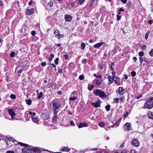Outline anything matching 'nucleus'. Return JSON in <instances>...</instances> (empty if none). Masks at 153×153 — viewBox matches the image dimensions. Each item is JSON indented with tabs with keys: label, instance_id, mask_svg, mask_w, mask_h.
<instances>
[{
	"label": "nucleus",
	"instance_id": "nucleus-1",
	"mask_svg": "<svg viewBox=\"0 0 153 153\" xmlns=\"http://www.w3.org/2000/svg\"><path fill=\"white\" fill-rule=\"evenodd\" d=\"M52 102L53 106V113L57 114L58 110L62 107L61 103L58 100H54Z\"/></svg>",
	"mask_w": 153,
	"mask_h": 153
},
{
	"label": "nucleus",
	"instance_id": "nucleus-2",
	"mask_svg": "<svg viewBox=\"0 0 153 153\" xmlns=\"http://www.w3.org/2000/svg\"><path fill=\"white\" fill-rule=\"evenodd\" d=\"M19 144L21 146H24V147L22 149V151L24 153H31L32 150L31 146H29L27 144H24L21 142H19Z\"/></svg>",
	"mask_w": 153,
	"mask_h": 153
},
{
	"label": "nucleus",
	"instance_id": "nucleus-3",
	"mask_svg": "<svg viewBox=\"0 0 153 153\" xmlns=\"http://www.w3.org/2000/svg\"><path fill=\"white\" fill-rule=\"evenodd\" d=\"M146 107L148 109H150L153 107V97L147 100Z\"/></svg>",
	"mask_w": 153,
	"mask_h": 153
},
{
	"label": "nucleus",
	"instance_id": "nucleus-4",
	"mask_svg": "<svg viewBox=\"0 0 153 153\" xmlns=\"http://www.w3.org/2000/svg\"><path fill=\"white\" fill-rule=\"evenodd\" d=\"M96 95H99L100 97L102 98L106 96L105 93L103 91H101L97 89L95 92Z\"/></svg>",
	"mask_w": 153,
	"mask_h": 153
},
{
	"label": "nucleus",
	"instance_id": "nucleus-5",
	"mask_svg": "<svg viewBox=\"0 0 153 153\" xmlns=\"http://www.w3.org/2000/svg\"><path fill=\"white\" fill-rule=\"evenodd\" d=\"M131 143L132 146L135 147H138L140 144V143L136 138L133 139Z\"/></svg>",
	"mask_w": 153,
	"mask_h": 153
},
{
	"label": "nucleus",
	"instance_id": "nucleus-6",
	"mask_svg": "<svg viewBox=\"0 0 153 153\" xmlns=\"http://www.w3.org/2000/svg\"><path fill=\"white\" fill-rule=\"evenodd\" d=\"M9 114L11 115V118L13 119L15 117L14 116L15 115V110L14 108H12L8 110Z\"/></svg>",
	"mask_w": 153,
	"mask_h": 153
},
{
	"label": "nucleus",
	"instance_id": "nucleus-7",
	"mask_svg": "<svg viewBox=\"0 0 153 153\" xmlns=\"http://www.w3.org/2000/svg\"><path fill=\"white\" fill-rule=\"evenodd\" d=\"M123 128L125 131H129L131 128L130 124L129 123H126L123 126Z\"/></svg>",
	"mask_w": 153,
	"mask_h": 153
},
{
	"label": "nucleus",
	"instance_id": "nucleus-8",
	"mask_svg": "<svg viewBox=\"0 0 153 153\" xmlns=\"http://www.w3.org/2000/svg\"><path fill=\"white\" fill-rule=\"evenodd\" d=\"M65 20L67 22H70L72 19V16L69 15H65Z\"/></svg>",
	"mask_w": 153,
	"mask_h": 153
},
{
	"label": "nucleus",
	"instance_id": "nucleus-9",
	"mask_svg": "<svg viewBox=\"0 0 153 153\" xmlns=\"http://www.w3.org/2000/svg\"><path fill=\"white\" fill-rule=\"evenodd\" d=\"M100 100H98L95 103L92 102L91 103V105L95 108L98 107L100 105Z\"/></svg>",
	"mask_w": 153,
	"mask_h": 153
},
{
	"label": "nucleus",
	"instance_id": "nucleus-10",
	"mask_svg": "<svg viewBox=\"0 0 153 153\" xmlns=\"http://www.w3.org/2000/svg\"><path fill=\"white\" fill-rule=\"evenodd\" d=\"M34 9L33 8H31L30 10L28 9L26 11V13L28 15H30L32 14L34 11Z\"/></svg>",
	"mask_w": 153,
	"mask_h": 153
},
{
	"label": "nucleus",
	"instance_id": "nucleus-11",
	"mask_svg": "<svg viewBox=\"0 0 153 153\" xmlns=\"http://www.w3.org/2000/svg\"><path fill=\"white\" fill-rule=\"evenodd\" d=\"M88 126V124L86 123H81L79 125H78V128H80L84 127H87Z\"/></svg>",
	"mask_w": 153,
	"mask_h": 153
},
{
	"label": "nucleus",
	"instance_id": "nucleus-12",
	"mask_svg": "<svg viewBox=\"0 0 153 153\" xmlns=\"http://www.w3.org/2000/svg\"><path fill=\"white\" fill-rule=\"evenodd\" d=\"M104 43L102 42H101L100 43L96 44L94 45V47L96 48H99L100 46H102Z\"/></svg>",
	"mask_w": 153,
	"mask_h": 153
},
{
	"label": "nucleus",
	"instance_id": "nucleus-13",
	"mask_svg": "<svg viewBox=\"0 0 153 153\" xmlns=\"http://www.w3.org/2000/svg\"><path fill=\"white\" fill-rule=\"evenodd\" d=\"M118 93L121 95H123L124 93V91L122 87H119V88Z\"/></svg>",
	"mask_w": 153,
	"mask_h": 153
},
{
	"label": "nucleus",
	"instance_id": "nucleus-14",
	"mask_svg": "<svg viewBox=\"0 0 153 153\" xmlns=\"http://www.w3.org/2000/svg\"><path fill=\"white\" fill-rule=\"evenodd\" d=\"M32 152L33 151L36 153H39L40 152V150L36 147L32 148Z\"/></svg>",
	"mask_w": 153,
	"mask_h": 153
},
{
	"label": "nucleus",
	"instance_id": "nucleus-15",
	"mask_svg": "<svg viewBox=\"0 0 153 153\" xmlns=\"http://www.w3.org/2000/svg\"><path fill=\"white\" fill-rule=\"evenodd\" d=\"M77 99V97L76 94V95H75L73 96H72V95H71V97L70 98L69 100L74 101L75 100Z\"/></svg>",
	"mask_w": 153,
	"mask_h": 153
},
{
	"label": "nucleus",
	"instance_id": "nucleus-16",
	"mask_svg": "<svg viewBox=\"0 0 153 153\" xmlns=\"http://www.w3.org/2000/svg\"><path fill=\"white\" fill-rule=\"evenodd\" d=\"M32 120L33 122L35 123L38 124L39 123V120L37 117H34L32 118Z\"/></svg>",
	"mask_w": 153,
	"mask_h": 153
},
{
	"label": "nucleus",
	"instance_id": "nucleus-17",
	"mask_svg": "<svg viewBox=\"0 0 153 153\" xmlns=\"http://www.w3.org/2000/svg\"><path fill=\"white\" fill-rule=\"evenodd\" d=\"M102 79H97L96 81V85H100L102 84Z\"/></svg>",
	"mask_w": 153,
	"mask_h": 153
},
{
	"label": "nucleus",
	"instance_id": "nucleus-18",
	"mask_svg": "<svg viewBox=\"0 0 153 153\" xmlns=\"http://www.w3.org/2000/svg\"><path fill=\"white\" fill-rule=\"evenodd\" d=\"M54 116L52 122H55L56 121L57 119V114L54 113Z\"/></svg>",
	"mask_w": 153,
	"mask_h": 153
},
{
	"label": "nucleus",
	"instance_id": "nucleus-19",
	"mask_svg": "<svg viewBox=\"0 0 153 153\" xmlns=\"http://www.w3.org/2000/svg\"><path fill=\"white\" fill-rule=\"evenodd\" d=\"M37 94L38 95V97L39 99H40L41 98H42L43 96L42 92H41L39 94L38 93Z\"/></svg>",
	"mask_w": 153,
	"mask_h": 153
},
{
	"label": "nucleus",
	"instance_id": "nucleus-20",
	"mask_svg": "<svg viewBox=\"0 0 153 153\" xmlns=\"http://www.w3.org/2000/svg\"><path fill=\"white\" fill-rule=\"evenodd\" d=\"M6 137L9 140H10L12 141H14V139L12 137H10V136H7Z\"/></svg>",
	"mask_w": 153,
	"mask_h": 153
},
{
	"label": "nucleus",
	"instance_id": "nucleus-21",
	"mask_svg": "<svg viewBox=\"0 0 153 153\" xmlns=\"http://www.w3.org/2000/svg\"><path fill=\"white\" fill-rule=\"evenodd\" d=\"M85 45H86L85 43L82 42L81 43V49L82 50H84L85 47Z\"/></svg>",
	"mask_w": 153,
	"mask_h": 153
},
{
	"label": "nucleus",
	"instance_id": "nucleus-22",
	"mask_svg": "<svg viewBox=\"0 0 153 153\" xmlns=\"http://www.w3.org/2000/svg\"><path fill=\"white\" fill-rule=\"evenodd\" d=\"M26 103L29 105H30L31 104L32 101L30 99H29L26 100Z\"/></svg>",
	"mask_w": 153,
	"mask_h": 153
},
{
	"label": "nucleus",
	"instance_id": "nucleus-23",
	"mask_svg": "<svg viewBox=\"0 0 153 153\" xmlns=\"http://www.w3.org/2000/svg\"><path fill=\"white\" fill-rule=\"evenodd\" d=\"M149 117L151 119L153 120V113L151 112L149 114Z\"/></svg>",
	"mask_w": 153,
	"mask_h": 153
},
{
	"label": "nucleus",
	"instance_id": "nucleus-24",
	"mask_svg": "<svg viewBox=\"0 0 153 153\" xmlns=\"http://www.w3.org/2000/svg\"><path fill=\"white\" fill-rule=\"evenodd\" d=\"M138 55L140 57L143 56L144 55V53L142 51H140L138 53Z\"/></svg>",
	"mask_w": 153,
	"mask_h": 153
},
{
	"label": "nucleus",
	"instance_id": "nucleus-25",
	"mask_svg": "<svg viewBox=\"0 0 153 153\" xmlns=\"http://www.w3.org/2000/svg\"><path fill=\"white\" fill-rule=\"evenodd\" d=\"M111 106L109 105H108L105 106V109L107 111H108L110 110Z\"/></svg>",
	"mask_w": 153,
	"mask_h": 153
},
{
	"label": "nucleus",
	"instance_id": "nucleus-26",
	"mask_svg": "<svg viewBox=\"0 0 153 153\" xmlns=\"http://www.w3.org/2000/svg\"><path fill=\"white\" fill-rule=\"evenodd\" d=\"M61 151L63 152H68L69 150L66 147L63 148L61 150Z\"/></svg>",
	"mask_w": 153,
	"mask_h": 153
},
{
	"label": "nucleus",
	"instance_id": "nucleus-27",
	"mask_svg": "<svg viewBox=\"0 0 153 153\" xmlns=\"http://www.w3.org/2000/svg\"><path fill=\"white\" fill-rule=\"evenodd\" d=\"M53 3L52 1H51L49 3H48V5L49 7H51L53 6Z\"/></svg>",
	"mask_w": 153,
	"mask_h": 153
},
{
	"label": "nucleus",
	"instance_id": "nucleus-28",
	"mask_svg": "<svg viewBox=\"0 0 153 153\" xmlns=\"http://www.w3.org/2000/svg\"><path fill=\"white\" fill-rule=\"evenodd\" d=\"M29 113L31 115V117L33 118V116H35L36 115V113L35 112H32L30 111L29 112Z\"/></svg>",
	"mask_w": 153,
	"mask_h": 153
},
{
	"label": "nucleus",
	"instance_id": "nucleus-29",
	"mask_svg": "<svg viewBox=\"0 0 153 153\" xmlns=\"http://www.w3.org/2000/svg\"><path fill=\"white\" fill-rule=\"evenodd\" d=\"M10 97L11 99H15L16 98V95L13 94H11L10 96Z\"/></svg>",
	"mask_w": 153,
	"mask_h": 153
},
{
	"label": "nucleus",
	"instance_id": "nucleus-30",
	"mask_svg": "<svg viewBox=\"0 0 153 153\" xmlns=\"http://www.w3.org/2000/svg\"><path fill=\"white\" fill-rule=\"evenodd\" d=\"M76 2V1H75L74 2H73L71 3V5L72 7H74V8H75L77 7V5H75Z\"/></svg>",
	"mask_w": 153,
	"mask_h": 153
},
{
	"label": "nucleus",
	"instance_id": "nucleus-31",
	"mask_svg": "<svg viewBox=\"0 0 153 153\" xmlns=\"http://www.w3.org/2000/svg\"><path fill=\"white\" fill-rule=\"evenodd\" d=\"M54 34L56 36H58L59 34V32L57 30H55L54 33Z\"/></svg>",
	"mask_w": 153,
	"mask_h": 153
},
{
	"label": "nucleus",
	"instance_id": "nucleus-32",
	"mask_svg": "<svg viewBox=\"0 0 153 153\" xmlns=\"http://www.w3.org/2000/svg\"><path fill=\"white\" fill-rule=\"evenodd\" d=\"M59 60V58H56L55 60H54V62L55 63L56 65H58L59 63L58 61Z\"/></svg>",
	"mask_w": 153,
	"mask_h": 153
},
{
	"label": "nucleus",
	"instance_id": "nucleus-33",
	"mask_svg": "<svg viewBox=\"0 0 153 153\" xmlns=\"http://www.w3.org/2000/svg\"><path fill=\"white\" fill-rule=\"evenodd\" d=\"M99 126L101 127H103L105 126V123L103 122H100L99 123Z\"/></svg>",
	"mask_w": 153,
	"mask_h": 153
},
{
	"label": "nucleus",
	"instance_id": "nucleus-34",
	"mask_svg": "<svg viewBox=\"0 0 153 153\" xmlns=\"http://www.w3.org/2000/svg\"><path fill=\"white\" fill-rule=\"evenodd\" d=\"M10 56L11 57H14L15 56V53L14 52H12L10 54Z\"/></svg>",
	"mask_w": 153,
	"mask_h": 153
},
{
	"label": "nucleus",
	"instance_id": "nucleus-35",
	"mask_svg": "<svg viewBox=\"0 0 153 153\" xmlns=\"http://www.w3.org/2000/svg\"><path fill=\"white\" fill-rule=\"evenodd\" d=\"M131 76H133L134 77L136 75V73L135 71H132L131 73Z\"/></svg>",
	"mask_w": 153,
	"mask_h": 153
},
{
	"label": "nucleus",
	"instance_id": "nucleus-36",
	"mask_svg": "<svg viewBox=\"0 0 153 153\" xmlns=\"http://www.w3.org/2000/svg\"><path fill=\"white\" fill-rule=\"evenodd\" d=\"M149 54L151 56L153 57V49L151 50L149 52Z\"/></svg>",
	"mask_w": 153,
	"mask_h": 153
},
{
	"label": "nucleus",
	"instance_id": "nucleus-37",
	"mask_svg": "<svg viewBox=\"0 0 153 153\" xmlns=\"http://www.w3.org/2000/svg\"><path fill=\"white\" fill-rule=\"evenodd\" d=\"M115 73L114 72H112V74L113 75L112 78H113L114 79L115 78L116 79H117L118 78V77H115Z\"/></svg>",
	"mask_w": 153,
	"mask_h": 153
},
{
	"label": "nucleus",
	"instance_id": "nucleus-38",
	"mask_svg": "<svg viewBox=\"0 0 153 153\" xmlns=\"http://www.w3.org/2000/svg\"><path fill=\"white\" fill-rule=\"evenodd\" d=\"M85 1V0H78L79 4L81 5Z\"/></svg>",
	"mask_w": 153,
	"mask_h": 153
},
{
	"label": "nucleus",
	"instance_id": "nucleus-39",
	"mask_svg": "<svg viewBox=\"0 0 153 153\" xmlns=\"http://www.w3.org/2000/svg\"><path fill=\"white\" fill-rule=\"evenodd\" d=\"M94 76L95 77H96L97 78H102V76H101V75H99L97 76L96 74H94Z\"/></svg>",
	"mask_w": 153,
	"mask_h": 153
},
{
	"label": "nucleus",
	"instance_id": "nucleus-40",
	"mask_svg": "<svg viewBox=\"0 0 153 153\" xmlns=\"http://www.w3.org/2000/svg\"><path fill=\"white\" fill-rule=\"evenodd\" d=\"M146 45H143L141 47V49L143 51H144L146 49Z\"/></svg>",
	"mask_w": 153,
	"mask_h": 153
},
{
	"label": "nucleus",
	"instance_id": "nucleus-41",
	"mask_svg": "<svg viewBox=\"0 0 153 153\" xmlns=\"http://www.w3.org/2000/svg\"><path fill=\"white\" fill-rule=\"evenodd\" d=\"M120 99L119 98H115L113 99L114 102H116L117 103H118V101Z\"/></svg>",
	"mask_w": 153,
	"mask_h": 153
},
{
	"label": "nucleus",
	"instance_id": "nucleus-42",
	"mask_svg": "<svg viewBox=\"0 0 153 153\" xmlns=\"http://www.w3.org/2000/svg\"><path fill=\"white\" fill-rule=\"evenodd\" d=\"M95 1V0H91V3L89 4V6H92L93 5Z\"/></svg>",
	"mask_w": 153,
	"mask_h": 153
},
{
	"label": "nucleus",
	"instance_id": "nucleus-43",
	"mask_svg": "<svg viewBox=\"0 0 153 153\" xmlns=\"http://www.w3.org/2000/svg\"><path fill=\"white\" fill-rule=\"evenodd\" d=\"M128 114H129V113L128 112H126V113L124 114V115H123V117H124V118H125L127 116H128Z\"/></svg>",
	"mask_w": 153,
	"mask_h": 153
},
{
	"label": "nucleus",
	"instance_id": "nucleus-44",
	"mask_svg": "<svg viewBox=\"0 0 153 153\" xmlns=\"http://www.w3.org/2000/svg\"><path fill=\"white\" fill-rule=\"evenodd\" d=\"M149 32H148V31L146 34L145 36V38L146 39H147V38H148V36L149 35Z\"/></svg>",
	"mask_w": 153,
	"mask_h": 153
},
{
	"label": "nucleus",
	"instance_id": "nucleus-45",
	"mask_svg": "<svg viewBox=\"0 0 153 153\" xmlns=\"http://www.w3.org/2000/svg\"><path fill=\"white\" fill-rule=\"evenodd\" d=\"M84 78V76L82 75H80L79 77V78L80 80H83Z\"/></svg>",
	"mask_w": 153,
	"mask_h": 153
},
{
	"label": "nucleus",
	"instance_id": "nucleus-46",
	"mask_svg": "<svg viewBox=\"0 0 153 153\" xmlns=\"http://www.w3.org/2000/svg\"><path fill=\"white\" fill-rule=\"evenodd\" d=\"M117 20L118 21L120 19L121 16L119 15H117Z\"/></svg>",
	"mask_w": 153,
	"mask_h": 153
},
{
	"label": "nucleus",
	"instance_id": "nucleus-47",
	"mask_svg": "<svg viewBox=\"0 0 153 153\" xmlns=\"http://www.w3.org/2000/svg\"><path fill=\"white\" fill-rule=\"evenodd\" d=\"M139 59H140V64H142L143 61V58L142 57H139Z\"/></svg>",
	"mask_w": 153,
	"mask_h": 153
},
{
	"label": "nucleus",
	"instance_id": "nucleus-48",
	"mask_svg": "<svg viewBox=\"0 0 153 153\" xmlns=\"http://www.w3.org/2000/svg\"><path fill=\"white\" fill-rule=\"evenodd\" d=\"M70 124L71 126H75V124L74 123V121H71L70 122Z\"/></svg>",
	"mask_w": 153,
	"mask_h": 153
},
{
	"label": "nucleus",
	"instance_id": "nucleus-49",
	"mask_svg": "<svg viewBox=\"0 0 153 153\" xmlns=\"http://www.w3.org/2000/svg\"><path fill=\"white\" fill-rule=\"evenodd\" d=\"M64 56L65 59L66 60L68 59L69 58L67 54H65L64 55Z\"/></svg>",
	"mask_w": 153,
	"mask_h": 153
},
{
	"label": "nucleus",
	"instance_id": "nucleus-50",
	"mask_svg": "<svg viewBox=\"0 0 153 153\" xmlns=\"http://www.w3.org/2000/svg\"><path fill=\"white\" fill-rule=\"evenodd\" d=\"M31 33L33 36H35L36 34V31L34 30H33L31 31Z\"/></svg>",
	"mask_w": 153,
	"mask_h": 153
},
{
	"label": "nucleus",
	"instance_id": "nucleus-51",
	"mask_svg": "<svg viewBox=\"0 0 153 153\" xmlns=\"http://www.w3.org/2000/svg\"><path fill=\"white\" fill-rule=\"evenodd\" d=\"M130 153H137L136 151L134 149H131L130 150Z\"/></svg>",
	"mask_w": 153,
	"mask_h": 153
},
{
	"label": "nucleus",
	"instance_id": "nucleus-52",
	"mask_svg": "<svg viewBox=\"0 0 153 153\" xmlns=\"http://www.w3.org/2000/svg\"><path fill=\"white\" fill-rule=\"evenodd\" d=\"M46 65V63L45 62H42L41 64V65L42 66H45Z\"/></svg>",
	"mask_w": 153,
	"mask_h": 153
},
{
	"label": "nucleus",
	"instance_id": "nucleus-53",
	"mask_svg": "<svg viewBox=\"0 0 153 153\" xmlns=\"http://www.w3.org/2000/svg\"><path fill=\"white\" fill-rule=\"evenodd\" d=\"M58 72L60 74L62 73V69H60L59 68Z\"/></svg>",
	"mask_w": 153,
	"mask_h": 153
},
{
	"label": "nucleus",
	"instance_id": "nucleus-54",
	"mask_svg": "<svg viewBox=\"0 0 153 153\" xmlns=\"http://www.w3.org/2000/svg\"><path fill=\"white\" fill-rule=\"evenodd\" d=\"M109 84H110L112 83L113 82V81H114V80H113V78L112 79H111L109 80Z\"/></svg>",
	"mask_w": 153,
	"mask_h": 153
},
{
	"label": "nucleus",
	"instance_id": "nucleus-55",
	"mask_svg": "<svg viewBox=\"0 0 153 153\" xmlns=\"http://www.w3.org/2000/svg\"><path fill=\"white\" fill-rule=\"evenodd\" d=\"M6 153H14V152L13 151H7Z\"/></svg>",
	"mask_w": 153,
	"mask_h": 153
},
{
	"label": "nucleus",
	"instance_id": "nucleus-56",
	"mask_svg": "<svg viewBox=\"0 0 153 153\" xmlns=\"http://www.w3.org/2000/svg\"><path fill=\"white\" fill-rule=\"evenodd\" d=\"M113 80H114V81L115 82V83L118 85H120V83L119 82H118V81L117 80H115L114 79H113Z\"/></svg>",
	"mask_w": 153,
	"mask_h": 153
},
{
	"label": "nucleus",
	"instance_id": "nucleus-57",
	"mask_svg": "<svg viewBox=\"0 0 153 153\" xmlns=\"http://www.w3.org/2000/svg\"><path fill=\"white\" fill-rule=\"evenodd\" d=\"M33 3H34L33 1H31L30 2H29L28 3V5H31Z\"/></svg>",
	"mask_w": 153,
	"mask_h": 153
},
{
	"label": "nucleus",
	"instance_id": "nucleus-58",
	"mask_svg": "<svg viewBox=\"0 0 153 153\" xmlns=\"http://www.w3.org/2000/svg\"><path fill=\"white\" fill-rule=\"evenodd\" d=\"M22 69H19L18 70L17 72L18 73H22Z\"/></svg>",
	"mask_w": 153,
	"mask_h": 153
},
{
	"label": "nucleus",
	"instance_id": "nucleus-59",
	"mask_svg": "<svg viewBox=\"0 0 153 153\" xmlns=\"http://www.w3.org/2000/svg\"><path fill=\"white\" fill-rule=\"evenodd\" d=\"M87 62V60L86 59H84L82 61L83 63H86Z\"/></svg>",
	"mask_w": 153,
	"mask_h": 153
},
{
	"label": "nucleus",
	"instance_id": "nucleus-60",
	"mask_svg": "<svg viewBox=\"0 0 153 153\" xmlns=\"http://www.w3.org/2000/svg\"><path fill=\"white\" fill-rule=\"evenodd\" d=\"M121 1L124 4L126 3L127 0H121Z\"/></svg>",
	"mask_w": 153,
	"mask_h": 153
},
{
	"label": "nucleus",
	"instance_id": "nucleus-61",
	"mask_svg": "<svg viewBox=\"0 0 153 153\" xmlns=\"http://www.w3.org/2000/svg\"><path fill=\"white\" fill-rule=\"evenodd\" d=\"M121 153H127L126 150H122L121 152Z\"/></svg>",
	"mask_w": 153,
	"mask_h": 153
},
{
	"label": "nucleus",
	"instance_id": "nucleus-62",
	"mask_svg": "<svg viewBox=\"0 0 153 153\" xmlns=\"http://www.w3.org/2000/svg\"><path fill=\"white\" fill-rule=\"evenodd\" d=\"M94 87V86L92 85L91 86V88H88V90L89 91H91V90Z\"/></svg>",
	"mask_w": 153,
	"mask_h": 153
},
{
	"label": "nucleus",
	"instance_id": "nucleus-63",
	"mask_svg": "<svg viewBox=\"0 0 153 153\" xmlns=\"http://www.w3.org/2000/svg\"><path fill=\"white\" fill-rule=\"evenodd\" d=\"M50 65H52L53 67L55 68V69H56V66L55 65H54L53 64H50Z\"/></svg>",
	"mask_w": 153,
	"mask_h": 153
},
{
	"label": "nucleus",
	"instance_id": "nucleus-64",
	"mask_svg": "<svg viewBox=\"0 0 153 153\" xmlns=\"http://www.w3.org/2000/svg\"><path fill=\"white\" fill-rule=\"evenodd\" d=\"M23 65H25V66H27V62H25L23 63Z\"/></svg>",
	"mask_w": 153,
	"mask_h": 153
}]
</instances>
